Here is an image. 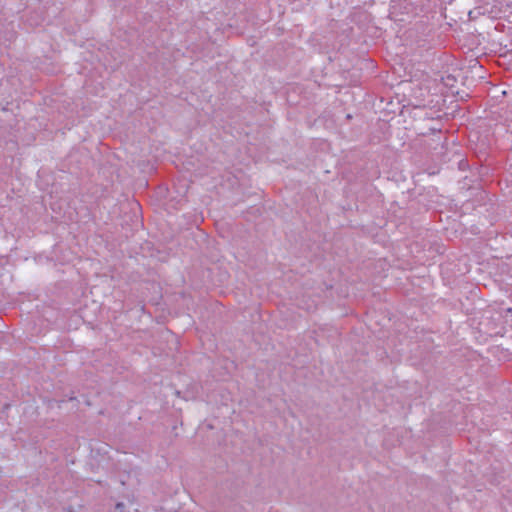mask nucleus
I'll list each match as a JSON object with an SVG mask.
<instances>
[{"label":"nucleus","mask_w":512,"mask_h":512,"mask_svg":"<svg viewBox=\"0 0 512 512\" xmlns=\"http://www.w3.org/2000/svg\"><path fill=\"white\" fill-rule=\"evenodd\" d=\"M123 508H124V504L123 503H117L116 509H118L120 511H123Z\"/></svg>","instance_id":"1"}]
</instances>
